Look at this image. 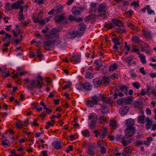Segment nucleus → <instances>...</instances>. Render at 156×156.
I'll list each match as a JSON object with an SVG mask.
<instances>
[{"instance_id": "f257e3e1", "label": "nucleus", "mask_w": 156, "mask_h": 156, "mask_svg": "<svg viewBox=\"0 0 156 156\" xmlns=\"http://www.w3.org/2000/svg\"><path fill=\"white\" fill-rule=\"evenodd\" d=\"M24 80L27 84L30 83V85L34 88L41 89L43 87V83L39 81L37 78H35L34 79H32L31 80H29L27 79H25Z\"/></svg>"}, {"instance_id": "f03ea898", "label": "nucleus", "mask_w": 156, "mask_h": 156, "mask_svg": "<svg viewBox=\"0 0 156 156\" xmlns=\"http://www.w3.org/2000/svg\"><path fill=\"white\" fill-rule=\"evenodd\" d=\"M88 118L91 121L89 123V125L91 128H93L95 126L98 119L97 115L95 113H92L89 116Z\"/></svg>"}, {"instance_id": "7ed1b4c3", "label": "nucleus", "mask_w": 156, "mask_h": 156, "mask_svg": "<svg viewBox=\"0 0 156 156\" xmlns=\"http://www.w3.org/2000/svg\"><path fill=\"white\" fill-rule=\"evenodd\" d=\"M136 131L135 127H127L126 129L125 133L126 136L130 137L134 135Z\"/></svg>"}, {"instance_id": "20e7f679", "label": "nucleus", "mask_w": 156, "mask_h": 156, "mask_svg": "<svg viewBox=\"0 0 156 156\" xmlns=\"http://www.w3.org/2000/svg\"><path fill=\"white\" fill-rule=\"evenodd\" d=\"M108 7L105 3H102L99 5L98 11L100 13L105 12L107 11Z\"/></svg>"}, {"instance_id": "39448f33", "label": "nucleus", "mask_w": 156, "mask_h": 156, "mask_svg": "<svg viewBox=\"0 0 156 156\" xmlns=\"http://www.w3.org/2000/svg\"><path fill=\"white\" fill-rule=\"evenodd\" d=\"M128 136H126L125 135V136L123 137L122 139V142L123 146H126V145L131 142V139Z\"/></svg>"}, {"instance_id": "423d86ee", "label": "nucleus", "mask_w": 156, "mask_h": 156, "mask_svg": "<svg viewBox=\"0 0 156 156\" xmlns=\"http://www.w3.org/2000/svg\"><path fill=\"white\" fill-rule=\"evenodd\" d=\"M80 57L78 55L73 56L70 58V61L74 64H76L80 62Z\"/></svg>"}, {"instance_id": "0eeeda50", "label": "nucleus", "mask_w": 156, "mask_h": 156, "mask_svg": "<svg viewBox=\"0 0 156 156\" xmlns=\"http://www.w3.org/2000/svg\"><path fill=\"white\" fill-rule=\"evenodd\" d=\"M113 99L112 97H103L102 98V101L103 103L106 104L111 105Z\"/></svg>"}, {"instance_id": "6e6552de", "label": "nucleus", "mask_w": 156, "mask_h": 156, "mask_svg": "<svg viewBox=\"0 0 156 156\" xmlns=\"http://www.w3.org/2000/svg\"><path fill=\"white\" fill-rule=\"evenodd\" d=\"M72 11L74 15H79L81 13V9L80 7L75 6L73 8Z\"/></svg>"}, {"instance_id": "1a4fd4ad", "label": "nucleus", "mask_w": 156, "mask_h": 156, "mask_svg": "<svg viewBox=\"0 0 156 156\" xmlns=\"http://www.w3.org/2000/svg\"><path fill=\"white\" fill-rule=\"evenodd\" d=\"M133 56H129L125 58V62L128 63L129 65H135L136 64V62L134 61L133 62Z\"/></svg>"}, {"instance_id": "9d476101", "label": "nucleus", "mask_w": 156, "mask_h": 156, "mask_svg": "<svg viewBox=\"0 0 156 156\" xmlns=\"http://www.w3.org/2000/svg\"><path fill=\"white\" fill-rule=\"evenodd\" d=\"M128 109L129 107L128 106H123L119 109V112L122 115H126L128 112Z\"/></svg>"}, {"instance_id": "9b49d317", "label": "nucleus", "mask_w": 156, "mask_h": 156, "mask_svg": "<svg viewBox=\"0 0 156 156\" xmlns=\"http://www.w3.org/2000/svg\"><path fill=\"white\" fill-rule=\"evenodd\" d=\"M52 146L55 149L58 150L61 149L62 147V144L60 141H56L53 143Z\"/></svg>"}, {"instance_id": "f8f14e48", "label": "nucleus", "mask_w": 156, "mask_h": 156, "mask_svg": "<svg viewBox=\"0 0 156 156\" xmlns=\"http://www.w3.org/2000/svg\"><path fill=\"white\" fill-rule=\"evenodd\" d=\"M93 83L94 87H98L101 84V80L99 78H96L93 80Z\"/></svg>"}, {"instance_id": "ddd939ff", "label": "nucleus", "mask_w": 156, "mask_h": 156, "mask_svg": "<svg viewBox=\"0 0 156 156\" xmlns=\"http://www.w3.org/2000/svg\"><path fill=\"white\" fill-rule=\"evenodd\" d=\"M112 22L116 26L119 27L123 26V23L119 20L116 19H113L112 20Z\"/></svg>"}, {"instance_id": "4468645a", "label": "nucleus", "mask_w": 156, "mask_h": 156, "mask_svg": "<svg viewBox=\"0 0 156 156\" xmlns=\"http://www.w3.org/2000/svg\"><path fill=\"white\" fill-rule=\"evenodd\" d=\"M134 123V120L130 118L127 119L126 121L125 124L127 127H133L132 126Z\"/></svg>"}, {"instance_id": "2eb2a0df", "label": "nucleus", "mask_w": 156, "mask_h": 156, "mask_svg": "<svg viewBox=\"0 0 156 156\" xmlns=\"http://www.w3.org/2000/svg\"><path fill=\"white\" fill-rule=\"evenodd\" d=\"M79 26L80 27L79 28V32L80 34V36H81L83 33V32L85 30V26L83 23H80Z\"/></svg>"}, {"instance_id": "dca6fc26", "label": "nucleus", "mask_w": 156, "mask_h": 156, "mask_svg": "<svg viewBox=\"0 0 156 156\" xmlns=\"http://www.w3.org/2000/svg\"><path fill=\"white\" fill-rule=\"evenodd\" d=\"M103 115H106L109 112L108 109L105 105H103L101 108L99 109Z\"/></svg>"}, {"instance_id": "f3484780", "label": "nucleus", "mask_w": 156, "mask_h": 156, "mask_svg": "<svg viewBox=\"0 0 156 156\" xmlns=\"http://www.w3.org/2000/svg\"><path fill=\"white\" fill-rule=\"evenodd\" d=\"M118 87V86L117 85L115 86V88L114 90V93L113 94V96L114 97L113 98V99H115L117 98L118 95L120 92L119 90H120Z\"/></svg>"}, {"instance_id": "a211bd4d", "label": "nucleus", "mask_w": 156, "mask_h": 156, "mask_svg": "<svg viewBox=\"0 0 156 156\" xmlns=\"http://www.w3.org/2000/svg\"><path fill=\"white\" fill-rule=\"evenodd\" d=\"M52 44V42L51 41H47L44 43V47L46 50H49L51 48Z\"/></svg>"}, {"instance_id": "6ab92c4d", "label": "nucleus", "mask_w": 156, "mask_h": 156, "mask_svg": "<svg viewBox=\"0 0 156 156\" xmlns=\"http://www.w3.org/2000/svg\"><path fill=\"white\" fill-rule=\"evenodd\" d=\"M146 121L147 122L146 124V128L148 129H150L152 124V121L148 117L146 118Z\"/></svg>"}, {"instance_id": "aec40b11", "label": "nucleus", "mask_w": 156, "mask_h": 156, "mask_svg": "<svg viewBox=\"0 0 156 156\" xmlns=\"http://www.w3.org/2000/svg\"><path fill=\"white\" fill-rule=\"evenodd\" d=\"M23 4V0H20L17 2L14 3L12 5V7L14 9H18L19 8L20 5Z\"/></svg>"}, {"instance_id": "412c9836", "label": "nucleus", "mask_w": 156, "mask_h": 156, "mask_svg": "<svg viewBox=\"0 0 156 156\" xmlns=\"http://www.w3.org/2000/svg\"><path fill=\"white\" fill-rule=\"evenodd\" d=\"M118 87L122 92H123L126 94H127L128 88L126 86L119 85V86H118Z\"/></svg>"}, {"instance_id": "4be33fe9", "label": "nucleus", "mask_w": 156, "mask_h": 156, "mask_svg": "<svg viewBox=\"0 0 156 156\" xmlns=\"http://www.w3.org/2000/svg\"><path fill=\"white\" fill-rule=\"evenodd\" d=\"M83 89L88 90H91L92 89V86L90 83L88 82H86L83 84Z\"/></svg>"}, {"instance_id": "5701e85b", "label": "nucleus", "mask_w": 156, "mask_h": 156, "mask_svg": "<svg viewBox=\"0 0 156 156\" xmlns=\"http://www.w3.org/2000/svg\"><path fill=\"white\" fill-rule=\"evenodd\" d=\"M143 44L140 45L141 47V51L142 52H144L146 51L147 48H150L149 46L146 43H145L143 42H142Z\"/></svg>"}, {"instance_id": "b1692460", "label": "nucleus", "mask_w": 156, "mask_h": 156, "mask_svg": "<svg viewBox=\"0 0 156 156\" xmlns=\"http://www.w3.org/2000/svg\"><path fill=\"white\" fill-rule=\"evenodd\" d=\"M65 17L62 15L58 16L56 17L55 21L56 22L59 23L63 22V20H64Z\"/></svg>"}, {"instance_id": "393cba45", "label": "nucleus", "mask_w": 156, "mask_h": 156, "mask_svg": "<svg viewBox=\"0 0 156 156\" xmlns=\"http://www.w3.org/2000/svg\"><path fill=\"white\" fill-rule=\"evenodd\" d=\"M145 116L144 115H141L138 117L137 119L138 122L141 124H143L144 123Z\"/></svg>"}, {"instance_id": "a878e982", "label": "nucleus", "mask_w": 156, "mask_h": 156, "mask_svg": "<svg viewBox=\"0 0 156 156\" xmlns=\"http://www.w3.org/2000/svg\"><path fill=\"white\" fill-rule=\"evenodd\" d=\"M123 99L124 103L128 104H130L133 100V98L132 96H129L127 98H124Z\"/></svg>"}, {"instance_id": "bb28decb", "label": "nucleus", "mask_w": 156, "mask_h": 156, "mask_svg": "<svg viewBox=\"0 0 156 156\" xmlns=\"http://www.w3.org/2000/svg\"><path fill=\"white\" fill-rule=\"evenodd\" d=\"M73 38H75L77 36L80 37V34L79 31L76 30L70 32Z\"/></svg>"}, {"instance_id": "cd10ccee", "label": "nucleus", "mask_w": 156, "mask_h": 156, "mask_svg": "<svg viewBox=\"0 0 156 156\" xmlns=\"http://www.w3.org/2000/svg\"><path fill=\"white\" fill-rule=\"evenodd\" d=\"M60 31L61 30L59 28H57L56 27L54 28L51 30L50 34H52L53 35L55 34L58 32Z\"/></svg>"}, {"instance_id": "c85d7f7f", "label": "nucleus", "mask_w": 156, "mask_h": 156, "mask_svg": "<svg viewBox=\"0 0 156 156\" xmlns=\"http://www.w3.org/2000/svg\"><path fill=\"white\" fill-rule=\"evenodd\" d=\"M144 34L147 38H148L149 39H151L152 37L151 33L149 31H145L144 32Z\"/></svg>"}, {"instance_id": "c756f323", "label": "nucleus", "mask_w": 156, "mask_h": 156, "mask_svg": "<svg viewBox=\"0 0 156 156\" xmlns=\"http://www.w3.org/2000/svg\"><path fill=\"white\" fill-rule=\"evenodd\" d=\"M132 40L133 42L137 44H139L140 42H142L137 36H135L133 37Z\"/></svg>"}, {"instance_id": "7c9ffc66", "label": "nucleus", "mask_w": 156, "mask_h": 156, "mask_svg": "<svg viewBox=\"0 0 156 156\" xmlns=\"http://www.w3.org/2000/svg\"><path fill=\"white\" fill-rule=\"evenodd\" d=\"M91 99L92 100H91L95 105H97L98 102L99 101V99L96 96H94L93 97H91Z\"/></svg>"}, {"instance_id": "2f4dec72", "label": "nucleus", "mask_w": 156, "mask_h": 156, "mask_svg": "<svg viewBox=\"0 0 156 156\" xmlns=\"http://www.w3.org/2000/svg\"><path fill=\"white\" fill-rule=\"evenodd\" d=\"M82 134L84 136L86 137H88L90 136V133L89 131L87 130H84L82 131Z\"/></svg>"}, {"instance_id": "473e14b6", "label": "nucleus", "mask_w": 156, "mask_h": 156, "mask_svg": "<svg viewBox=\"0 0 156 156\" xmlns=\"http://www.w3.org/2000/svg\"><path fill=\"white\" fill-rule=\"evenodd\" d=\"M146 9L148 14H151L152 13H153L154 14V11L151 9L149 5H148L146 6Z\"/></svg>"}, {"instance_id": "72a5a7b5", "label": "nucleus", "mask_w": 156, "mask_h": 156, "mask_svg": "<svg viewBox=\"0 0 156 156\" xmlns=\"http://www.w3.org/2000/svg\"><path fill=\"white\" fill-rule=\"evenodd\" d=\"M117 65L115 64L111 65L109 67V70L112 71H114L115 70H116L117 69Z\"/></svg>"}, {"instance_id": "f704fd0d", "label": "nucleus", "mask_w": 156, "mask_h": 156, "mask_svg": "<svg viewBox=\"0 0 156 156\" xmlns=\"http://www.w3.org/2000/svg\"><path fill=\"white\" fill-rule=\"evenodd\" d=\"M107 133V129L106 128H104L102 130V139L104 138L106 136Z\"/></svg>"}, {"instance_id": "c9c22d12", "label": "nucleus", "mask_w": 156, "mask_h": 156, "mask_svg": "<svg viewBox=\"0 0 156 156\" xmlns=\"http://www.w3.org/2000/svg\"><path fill=\"white\" fill-rule=\"evenodd\" d=\"M94 63L98 67H100L103 65L102 62L100 60H95L94 61Z\"/></svg>"}, {"instance_id": "e433bc0d", "label": "nucleus", "mask_w": 156, "mask_h": 156, "mask_svg": "<svg viewBox=\"0 0 156 156\" xmlns=\"http://www.w3.org/2000/svg\"><path fill=\"white\" fill-rule=\"evenodd\" d=\"M83 84L79 83L76 85V88L79 90H82L83 89Z\"/></svg>"}, {"instance_id": "4c0bfd02", "label": "nucleus", "mask_w": 156, "mask_h": 156, "mask_svg": "<svg viewBox=\"0 0 156 156\" xmlns=\"http://www.w3.org/2000/svg\"><path fill=\"white\" fill-rule=\"evenodd\" d=\"M121 44L120 43H117L116 44H115L113 46V48L114 49V51L115 52H117L119 50L118 47L117 46L120 45Z\"/></svg>"}, {"instance_id": "58836bf2", "label": "nucleus", "mask_w": 156, "mask_h": 156, "mask_svg": "<svg viewBox=\"0 0 156 156\" xmlns=\"http://www.w3.org/2000/svg\"><path fill=\"white\" fill-rule=\"evenodd\" d=\"M132 85L133 87L137 89H139L140 86V85L137 82H133L132 83Z\"/></svg>"}, {"instance_id": "ea45409f", "label": "nucleus", "mask_w": 156, "mask_h": 156, "mask_svg": "<svg viewBox=\"0 0 156 156\" xmlns=\"http://www.w3.org/2000/svg\"><path fill=\"white\" fill-rule=\"evenodd\" d=\"M87 104L88 107H93L95 104L91 100H89L87 101Z\"/></svg>"}, {"instance_id": "a19ab883", "label": "nucleus", "mask_w": 156, "mask_h": 156, "mask_svg": "<svg viewBox=\"0 0 156 156\" xmlns=\"http://www.w3.org/2000/svg\"><path fill=\"white\" fill-rule=\"evenodd\" d=\"M99 120L100 122L104 124L106 122V119L103 116H101L99 117Z\"/></svg>"}, {"instance_id": "79ce46f5", "label": "nucleus", "mask_w": 156, "mask_h": 156, "mask_svg": "<svg viewBox=\"0 0 156 156\" xmlns=\"http://www.w3.org/2000/svg\"><path fill=\"white\" fill-rule=\"evenodd\" d=\"M5 8L9 10H11L12 9H13L12 4L10 3L7 4L5 5Z\"/></svg>"}, {"instance_id": "37998d69", "label": "nucleus", "mask_w": 156, "mask_h": 156, "mask_svg": "<svg viewBox=\"0 0 156 156\" xmlns=\"http://www.w3.org/2000/svg\"><path fill=\"white\" fill-rule=\"evenodd\" d=\"M93 74L90 72H87L85 74V77L87 78H91L93 77Z\"/></svg>"}, {"instance_id": "c03bdc74", "label": "nucleus", "mask_w": 156, "mask_h": 156, "mask_svg": "<svg viewBox=\"0 0 156 156\" xmlns=\"http://www.w3.org/2000/svg\"><path fill=\"white\" fill-rule=\"evenodd\" d=\"M104 27L108 29H111L112 28L114 27V26L112 23H111L106 24Z\"/></svg>"}, {"instance_id": "a18cd8bd", "label": "nucleus", "mask_w": 156, "mask_h": 156, "mask_svg": "<svg viewBox=\"0 0 156 156\" xmlns=\"http://www.w3.org/2000/svg\"><path fill=\"white\" fill-rule=\"evenodd\" d=\"M9 141L7 139H4L2 142V145L5 146L6 147L8 145Z\"/></svg>"}, {"instance_id": "49530a36", "label": "nucleus", "mask_w": 156, "mask_h": 156, "mask_svg": "<svg viewBox=\"0 0 156 156\" xmlns=\"http://www.w3.org/2000/svg\"><path fill=\"white\" fill-rule=\"evenodd\" d=\"M127 26L128 27H130L131 28L133 29V30H136L137 29V27H135L134 25L133 24L131 23H127Z\"/></svg>"}, {"instance_id": "de8ad7c7", "label": "nucleus", "mask_w": 156, "mask_h": 156, "mask_svg": "<svg viewBox=\"0 0 156 156\" xmlns=\"http://www.w3.org/2000/svg\"><path fill=\"white\" fill-rule=\"evenodd\" d=\"M18 15L19 16V18H18L19 20L21 21L24 18L23 12L20 11L18 13Z\"/></svg>"}, {"instance_id": "09e8293b", "label": "nucleus", "mask_w": 156, "mask_h": 156, "mask_svg": "<svg viewBox=\"0 0 156 156\" xmlns=\"http://www.w3.org/2000/svg\"><path fill=\"white\" fill-rule=\"evenodd\" d=\"M143 144L142 141L138 140L136 141L135 145L136 147H139Z\"/></svg>"}, {"instance_id": "8fccbe9b", "label": "nucleus", "mask_w": 156, "mask_h": 156, "mask_svg": "<svg viewBox=\"0 0 156 156\" xmlns=\"http://www.w3.org/2000/svg\"><path fill=\"white\" fill-rule=\"evenodd\" d=\"M117 103L119 105H122L124 103L123 98H120L118 99L117 101Z\"/></svg>"}, {"instance_id": "3c124183", "label": "nucleus", "mask_w": 156, "mask_h": 156, "mask_svg": "<svg viewBox=\"0 0 156 156\" xmlns=\"http://www.w3.org/2000/svg\"><path fill=\"white\" fill-rule=\"evenodd\" d=\"M94 17V16L93 14H91L89 15L87 17H86L84 19V20L85 21H87V20H90L92 19Z\"/></svg>"}, {"instance_id": "603ef678", "label": "nucleus", "mask_w": 156, "mask_h": 156, "mask_svg": "<svg viewBox=\"0 0 156 156\" xmlns=\"http://www.w3.org/2000/svg\"><path fill=\"white\" fill-rule=\"evenodd\" d=\"M110 125L114 127V128H116V123L115 121L114 120H112L110 121Z\"/></svg>"}, {"instance_id": "864d4df0", "label": "nucleus", "mask_w": 156, "mask_h": 156, "mask_svg": "<svg viewBox=\"0 0 156 156\" xmlns=\"http://www.w3.org/2000/svg\"><path fill=\"white\" fill-rule=\"evenodd\" d=\"M87 153L91 156H93L94 154V152L91 149L88 148Z\"/></svg>"}, {"instance_id": "5fc2aeb1", "label": "nucleus", "mask_w": 156, "mask_h": 156, "mask_svg": "<svg viewBox=\"0 0 156 156\" xmlns=\"http://www.w3.org/2000/svg\"><path fill=\"white\" fill-rule=\"evenodd\" d=\"M109 80L108 77H107L106 76H103L102 78V81L103 82H104V83H106L107 82H108V80Z\"/></svg>"}, {"instance_id": "6e6d98bb", "label": "nucleus", "mask_w": 156, "mask_h": 156, "mask_svg": "<svg viewBox=\"0 0 156 156\" xmlns=\"http://www.w3.org/2000/svg\"><path fill=\"white\" fill-rule=\"evenodd\" d=\"M147 93V92H146L145 91L144 89H143L141 90V92L140 93L137 94H138V96H139L140 95H141L143 96H144Z\"/></svg>"}, {"instance_id": "4d7b16f0", "label": "nucleus", "mask_w": 156, "mask_h": 156, "mask_svg": "<svg viewBox=\"0 0 156 156\" xmlns=\"http://www.w3.org/2000/svg\"><path fill=\"white\" fill-rule=\"evenodd\" d=\"M112 41L115 44L117 43H120L119 42V40L117 37H115L112 38Z\"/></svg>"}, {"instance_id": "13d9d810", "label": "nucleus", "mask_w": 156, "mask_h": 156, "mask_svg": "<svg viewBox=\"0 0 156 156\" xmlns=\"http://www.w3.org/2000/svg\"><path fill=\"white\" fill-rule=\"evenodd\" d=\"M141 103L139 101L135 102L134 104V105L135 107H140Z\"/></svg>"}, {"instance_id": "bf43d9fd", "label": "nucleus", "mask_w": 156, "mask_h": 156, "mask_svg": "<svg viewBox=\"0 0 156 156\" xmlns=\"http://www.w3.org/2000/svg\"><path fill=\"white\" fill-rule=\"evenodd\" d=\"M66 37L69 39H72L73 38V37H72L71 34L70 33V32H68L66 34Z\"/></svg>"}, {"instance_id": "052dcab7", "label": "nucleus", "mask_w": 156, "mask_h": 156, "mask_svg": "<svg viewBox=\"0 0 156 156\" xmlns=\"http://www.w3.org/2000/svg\"><path fill=\"white\" fill-rule=\"evenodd\" d=\"M106 151V149L105 147H101L100 152L101 153V154H104L105 153Z\"/></svg>"}, {"instance_id": "680f3d73", "label": "nucleus", "mask_w": 156, "mask_h": 156, "mask_svg": "<svg viewBox=\"0 0 156 156\" xmlns=\"http://www.w3.org/2000/svg\"><path fill=\"white\" fill-rule=\"evenodd\" d=\"M73 150V147L71 145L69 146L68 148H67L66 152L67 153H69L70 151H72Z\"/></svg>"}, {"instance_id": "e2e57ef3", "label": "nucleus", "mask_w": 156, "mask_h": 156, "mask_svg": "<svg viewBox=\"0 0 156 156\" xmlns=\"http://www.w3.org/2000/svg\"><path fill=\"white\" fill-rule=\"evenodd\" d=\"M62 9V8L61 6H58L57 7V12H60L61 11Z\"/></svg>"}, {"instance_id": "0e129e2a", "label": "nucleus", "mask_w": 156, "mask_h": 156, "mask_svg": "<svg viewBox=\"0 0 156 156\" xmlns=\"http://www.w3.org/2000/svg\"><path fill=\"white\" fill-rule=\"evenodd\" d=\"M51 122H53V123H51V122L50 121H49L48 122H47L46 123V124H48L49 125H50V126H52L55 123V120L54 119H52L51 120Z\"/></svg>"}, {"instance_id": "69168bd1", "label": "nucleus", "mask_w": 156, "mask_h": 156, "mask_svg": "<svg viewBox=\"0 0 156 156\" xmlns=\"http://www.w3.org/2000/svg\"><path fill=\"white\" fill-rule=\"evenodd\" d=\"M139 70L140 72H141L143 75H146V73L144 70V68L143 67L140 68Z\"/></svg>"}, {"instance_id": "338daca9", "label": "nucleus", "mask_w": 156, "mask_h": 156, "mask_svg": "<svg viewBox=\"0 0 156 156\" xmlns=\"http://www.w3.org/2000/svg\"><path fill=\"white\" fill-rule=\"evenodd\" d=\"M29 55L30 58H33L35 56V53L33 51H31L30 52Z\"/></svg>"}, {"instance_id": "774afa93", "label": "nucleus", "mask_w": 156, "mask_h": 156, "mask_svg": "<svg viewBox=\"0 0 156 156\" xmlns=\"http://www.w3.org/2000/svg\"><path fill=\"white\" fill-rule=\"evenodd\" d=\"M34 20V22L35 23H39L40 22V20L38 18H34L33 17V18Z\"/></svg>"}]
</instances>
